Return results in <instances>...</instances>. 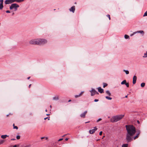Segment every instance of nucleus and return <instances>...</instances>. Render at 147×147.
I'll use <instances>...</instances> for the list:
<instances>
[{"mask_svg": "<svg viewBox=\"0 0 147 147\" xmlns=\"http://www.w3.org/2000/svg\"><path fill=\"white\" fill-rule=\"evenodd\" d=\"M127 131L126 140L127 143L131 142L133 139L131 137L136 132V129L135 127L132 125H125Z\"/></svg>", "mask_w": 147, "mask_h": 147, "instance_id": "obj_1", "label": "nucleus"}, {"mask_svg": "<svg viewBox=\"0 0 147 147\" xmlns=\"http://www.w3.org/2000/svg\"><path fill=\"white\" fill-rule=\"evenodd\" d=\"M47 40L43 39H35L31 40L30 41V43L33 45H43L46 43Z\"/></svg>", "mask_w": 147, "mask_h": 147, "instance_id": "obj_2", "label": "nucleus"}, {"mask_svg": "<svg viewBox=\"0 0 147 147\" xmlns=\"http://www.w3.org/2000/svg\"><path fill=\"white\" fill-rule=\"evenodd\" d=\"M124 116V115H123L113 116L111 118L110 121L113 123L117 122L121 119Z\"/></svg>", "mask_w": 147, "mask_h": 147, "instance_id": "obj_3", "label": "nucleus"}, {"mask_svg": "<svg viewBox=\"0 0 147 147\" xmlns=\"http://www.w3.org/2000/svg\"><path fill=\"white\" fill-rule=\"evenodd\" d=\"M24 1V0H6L5 1L4 3L5 4H8L15 2L20 3Z\"/></svg>", "mask_w": 147, "mask_h": 147, "instance_id": "obj_4", "label": "nucleus"}, {"mask_svg": "<svg viewBox=\"0 0 147 147\" xmlns=\"http://www.w3.org/2000/svg\"><path fill=\"white\" fill-rule=\"evenodd\" d=\"M19 7L18 5L16 3H13L9 7L10 9H13L14 11H16L17 10V8Z\"/></svg>", "mask_w": 147, "mask_h": 147, "instance_id": "obj_5", "label": "nucleus"}, {"mask_svg": "<svg viewBox=\"0 0 147 147\" xmlns=\"http://www.w3.org/2000/svg\"><path fill=\"white\" fill-rule=\"evenodd\" d=\"M91 93V96H93L95 94H98V93L94 89H92L90 91Z\"/></svg>", "mask_w": 147, "mask_h": 147, "instance_id": "obj_6", "label": "nucleus"}, {"mask_svg": "<svg viewBox=\"0 0 147 147\" xmlns=\"http://www.w3.org/2000/svg\"><path fill=\"white\" fill-rule=\"evenodd\" d=\"M97 129L96 128V127H94V129H92L90 130L89 131V133L90 134H93L95 132V131H96Z\"/></svg>", "mask_w": 147, "mask_h": 147, "instance_id": "obj_7", "label": "nucleus"}, {"mask_svg": "<svg viewBox=\"0 0 147 147\" xmlns=\"http://www.w3.org/2000/svg\"><path fill=\"white\" fill-rule=\"evenodd\" d=\"M3 0H0V9L1 10L3 7Z\"/></svg>", "mask_w": 147, "mask_h": 147, "instance_id": "obj_8", "label": "nucleus"}, {"mask_svg": "<svg viewBox=\"0 0 147 147\" xmlns=\"http://www.w3.org/2000/svg\"><path fill=\"white\" fill-rule=\"evenodd\" d=\"M75 10V7L74 6L70 8L69 9V10L70 11L72 12L73 13H74Z\"/></svg>", "mask_w": 147, "mask_h": 147, "instance_id": "obj_9", "label": "nucleus"}, {"mask_svg": "<svg viewBox=\"0 0 147 147\" xmlns=\"http://www.w3.org/2000/svg\"><path fill=\"white\" fill-rule=\"evenodd\" d=\"M87 111H86L85 112H84L83 113H82L80 115V117H82V118H85V115H86V114L87 113Z\"/></svg>", "mask_w": 147, "mask_h": 147, "instance_id": "obj_10", "label": "nucleus"}, {"mask_svg": "<svg viewBox=\"0 0 147 147\" xmlns=\"http://www.w3.org/2000/svg\"><path fill=\"white\" fill-rule=\"evenodd\" d=\"M137 133H138L136 135L134 138V140H135L139 137V135L140 133V130H138L137 131Z\"/></svg>", "mask_w": 147, "mask_h": 147, "instance_id": "obj_11", "label": "nucleus"}, {"mask_svg": "<svg viewBox=\"0 0 147 147\" xmlns=\"http://www.w3.org/2000/svg\"><path fill=\"white\" fill-rule=\"evenodd\" d=\"M98 92L100 93H102L104 92V90L103 89L101 88L100 87L98 88Z\"/></svg>", "mask_w": 147, "mask_h": 147, "instance_id": "obj_12", "label": "nucleus"}, {"mask_svg": "<svg viewBox=\"0 0 147 147\" xmlns=\"http://www.w3.org/2000/svg\"><path fill=\"white\" fill-rule=\"evenodd\" d=\"M137 80V77L136 76H134L133 77V83L134 84L136 83Z\"/></svg>", "mask_w": 147, "mask_h": 147, "instance_id": "obj_13", "label": "nucleus"}, {"mask_svg": "<svg viewBox=\"0 0 147 147\" xmlns=\"http://www.w3.org/2000/svg\"><path fill=\"white\" fill-rule=\"evenodd\" d=\"M84 92L82 91L80 93V94L79 95H75V97L76 98L80 96L82 94L84 93Z\"/></svg>", "mask_w": 147, "mask_h": 147, "instance_id": "obj_14", "label": "nucleus"}, {"mask_svg": "<svg viewBox=\"0 0 147 147\" xmlns=\"http://www.w3.org/2000/svg\"><path fill=\"white\" fill-rule=\"evenodd\" d=\"M140 33L141 34H144V31L142 30H140V31H137L136 32H135L134 33V34H136V33Z\"/></svg>", "mask_w": 147, "mask_h": 147, "instance_id": "obj_15", "label": "nucleus"}, {"mask_svg": "<svg viewBox=\"0 0 147 147\" xmlns=\"http://www.w3.org/2000/svg\"><path fill=\"white\" fill-rule=\"evenodd\" d=\"M8 136H9L7 135H2L1 136V137L2 138L4 139L6 138L7 137H8Z\"/></svg>", "mask_w": 147, "mask_h": 147, "instance_id": "obj_16", "label": "nucleus"}, {"mask_svg": "<svg viewBox=\"0 0 147 147\" xmlns=\"http://www.w3.org/2000/svg\"><path fill=\"white\" fill-rule=\"evenodd\" d=\"M59 99V97L58 96H56L55 97H54L53 98V100H57Z\"/></svg>", "mask_w": 147, "mask_h": 147, "instance_id": "obj_17", "label": "nucleus"}, {"mask_svg": "<svg viewBox=\"0 0 147 147\" xmlns=\"http://www.w3.org/2000/svg\"><path fill=\"white\" fill-rule=\"evenodd\" d=\"M128 144H124L122 145V147H128Z\"/></svg>", "mask_w": 147, "mask_h": 147, "instance_id": "obj_18", "label": "nucleus"}, {"mask_svg": "<svg viewBox=\"0 0 147 147\" xmlns=\"http://www.w3.org/2000/svg\"><path fill=\"white\" fill-rule=\"evenodd\" d=\"M106 93L109 96H110L111 95V93L109 90L106 91Z\"/></svg>", "mask_w": 147, "mask_h": 147, "instance_id": "obj_19", "label": "nucleus"}, {"mask_svg": "<svg viewBox=\"0 0 147 147\" xmlns=\"http://www.w3.org/2000/svg\"><path fill=\"white\" fill-rule=\"evenodd\" d=\"M126 80H123L121 83V84H125L126 83Z\"/></svg>", "mask_w": 147, "mask_h": 147, "instance_id": "obj_20", "label": "nucleus"}, {"mask_svg": "<svg viewBox=\"0 0 147 147\" xmlns=\"http://www.w3.org/2000/svg\"><path fill=\"white\" fill-rule=\"evenodd\" d=\"M124 37L125 39H128L129 38V36L126 34H125V35Z\"/></svg>", "mask_w": 147, "mask_h": 147, "instance_id": "obj_21", "label": "nucleus"}, {"mask_svg": "<svg viewBox=\"0 0 147 147\" xmlns=\"http://www.w3.org/2000/svg\"><path fill=\"white\" fill-rule=\"evenodd\" d=\"M105 98L108 99V100H111L112 99V98L110 97H109V96H106L105 97Z\"/></svg>", "mask_w": 147, "mask_h": 147, "instance_id": "obj_22", "label": "nucleus"}, {"mask_svg": "<svg viewBox=\"0 0 147 147\" xmlns=\"http://www.w3.org/2000/svg\"><path fill=\"white\" fill-rule=\"evenodd\" d=\"M145 83H142L141 84V86L142 87H143L145 86Z\"/></svg>", "mask_w": 147, "mask_h": 147, "instance_id": "obj_23", "label": "nucleus"}, {"mask_svg": "<svg viewBox=\"0 0 147 147\" xmlns=\"http://www.w3.org/2000/svg\"><path fill=\"white\" fill-rule=\"evenodd\" d=\"M123 71L125 72L127 74H129V71L128 70H123Z\"/></svg>", "mask_w": 147, "mask_h": 147, "instance_id": "obj_24", "label": "nucleus"}, {"mask_svg": "<svg viewBox=\"0 0 147 147\" xmlns=\"http://www.w3.org/2000/svg\"><path fill=\"white\" fill-rule=\"evenodd\" d=\"M103 88H105V87H106V86H107V84L105 83H103Z\"/></svg>", "mask_w": 147, "mask_h": 147, "instance_id": "obj_25", "label": "nucleus"}, {"mask_svg": "<svg viewBox=\"0 0 147 147\" xmlns=\"http://www.w3.org/2000/svg\"><path fill=\"white\" fill-rule=\"evenodd\" d=\"M4 142V140H0V144H3Z\"/></svg>", "mask_w": 147, "mask_h": 147, "instance_id": "obj_26", "label": "nucleus"}, {"mask_svg": "<svg viewBox=\"0 0 147 147\" xmlns=\"http://www.w3.org/2000/svg\"><path fill=\"white\" fill-rule=\"evenodd\" d=\"M125 84L126 85L127 87H129V84L128 83L126 82Z\"/></svg>", "mask_w": 147, "mask_h": 147, "instance_id": "obj_27", "label": "nucleus"}, {"mask_svg": "<svg viewBox=\"0 0 147 147\" xmlns=\"http://www.w3.org/2000/svg\"><path fill=\"white\" fill-rule=\"evenodd\" d=\"M147 57V53H144V55L143 56V57Z\"/></svg>", "mask_w": 147, "mask_h": 147, "instance_id": "obj_28", "label": "nucleus"}, {"mask_svg": "<svg viewBox=\"0 0 147 147\" xmlns=\"http://www.w3.org/2000/svg\"><path fill=\"white\" fill-rule=\"evenodd\" d=\"M147 16V11H146V12L145 13L144 15H143L144 16Z\"/></svg>", "mask_w": 147, "mask_h": 147, "instance_id": "obj_29", "label": "nucleus"}, {"mask_svg": "<svg viewBox=\"0 0 147 147\" xmlns=\"http://www.w3.org/2000/svg\"><path fill=\"white\" fill-rule=\"evenodd\" d=\"M16 138L18 140H19L20 138V136H16Z\"/></svg>", "mask_w": 147, "mask_h": 147, "instance_id": "obj_30", "label": "nucleus"}, {"mask_svg": "<svg viewBox=\"0 0 147 147\" xmlns=\"http://www.w3.org/2000/svg\"><path fill=\"white\" fill-rule=\"evenodd\" d=\"M45 138V137H41L40 138V139H41V140H42V141H43V139H44Z\"/></svg>", "mask_w": 147, "mask_h": 147, "instance_id": "obj_31", "label": "nucleus"}, {"mask_svg": "<svg viewBox=\"0 0 147 147\" xmlns=\"http://www.w3.org/2000/svg\"><path fill=\"white\" fill-rule=\"evenodd\" d=\"M13 129H18V127L17 126H14Z\"/></svg>", "mask_w": 147, "mask_h": 147, "instance_id": "obj_32", "label": "nucleus"}, {"mask_svg": "<svg viewBox=\"0 0 147 147\" xmlns=\"http://www.w3.org/2000/svg\"><path fill=\"white\" fill-rule=\"evenodd\" d=\"M107 18H110V16L109 15H107Z\"/></svg>", "mask_w": 147, "mask_h": 147, "instance_id": "obj_33", "label": "nucleus"}, {"mask_svg": "<svg viewBox=\"0 0 147 147\" xmlns=\"http://www.w3.org/2000/svg\"><path fill=\"white\" fill-rule=\"evenodd\" d=\"M101 120H102L101 119V118H99V119H98L97 121V122H99V121H101Z\"/></svg>", "mask_w": 147, "mask_h": 147, "instance_id": "obj_34", "label": "nucleus"}, {"mask_svg": "<svg viewBox=\"0 0 147 147\" xmlns=\"http://www.w3.org/2000/svg\"><path fill=\"white\" fill-rule=\"evenodd\" d=\"M44 139H45V140H48V137H45V138Z\"/></svg>", "mask_w": 147, "mask_h": 147, "instance_id": "obj_35", "label": "nucleus"}, {"mask_svg": "<svg viewBox=\"0 0 147 147\" xmlns=\"http://www.w3.org/2000/svg\"><path fill=\"white\" fill-rule=\"evenodd\" d=\"M102 131H100L99 133V135L100 136L102 134Z\"/></svg>", "mask_w": 147, "mask_h": 147, "instance_id": "obj_36", "label": "nucleus"}, {"mask_svg": "<svg viewBox=\"0 0 147 147\" xmlns=\"http://www.w3.org/2000/svg\"><path fill=\"white\" fill-rule=\"evenodd\" d=\"M98 101V99H95L94 100V101L95 102H97Z\"/></svg>", "mask_w": 147, "mask_h": 147, "instance_id": "obj_37", "label": "nucleus"}, {"mask_svg": "<svg viewBox=\"0 0 147 147\" xmlns=\"http://www.w3.org/2000/svg\"><path fill=\"white\" fill-rule=\"evenodd\" d=\"M6 12L7 13H10V11H9V10H7L6 11Z\"/></svg>", "mask_w": 147, "mask_h": 147, "instance_id": "obj_38", "label": "nucleus"}, {"mask_svg": "<svg viewBox=\"0 0 147 147\" xmlns=\"http://www.w3.org/2000/svg\"><path fill=\"white\" fill-rule=\"evenodd\" d=\"M63 140V138H61V139H60L58 140V141H61V140Z\"/></svg>", "mask_w": 147, "mask_h": 147, "instance_id": "obj_39", "label": "nucleus"}, {"mask_svg": "<svg viewBox=\"0 0 147 147\" xmlns=\"http://www.w3.org/2000/svg\"><path fill=\"white\" fill-rule=\"evenodd\" d=\"M68 140V138H66L65 139V140L67 141Z\"/></svg>", "mask_w": 147, "mask_h": 147, "instance_id": "obj_40", "label": "nucleus"}, {"mask_svg": "<svg viewBox=\"0 0 147 147\" xmlns=\"http://www.w3.org/2000/svg\"><path fill=\"white\" fill-rule=\"evenodd\" d=\"M31 84H30L29 86V88H30L31 87Z\"/></svg>", "mask_w": 147, "mask_h": 147, "instance_id": "obj_41", "label": "nucleus"}, {"mask_svg": "<svg viewBox=\"0 0 147 147\" xmlns=\"http://www.w3.org/2000/svg\"><path fill=\"white\" fill-rule=\"evenodd\" d=\"M16 140V139H11V140Z\"/></svg>", "mask_w": 147, "mask_h": 147, "instance_id": "obj_42", "label": "nucleus"}, {"mask_svg": "<svg viewBox=\"0 0 147 147\" xmlns=\"http://www.w3.org/2000/svg\"><path fill=\"white\" fill-rule=\"evenodd\" d=\"M13 147H17V145H15Z\"/></svg>", "mask_w": 147, "mask_h": 147, "instance_id": "obj_43", "label": "nucleus"}, {"mask_svg": "<svg viewBox=\"0 0 147 147\" xmlns=\"http://www.w3.org/2000/svg\"><path fill=\"white\" fill-rule=\"evenodd\" d=\"M48 118V117L45 118H44V119L45 120H46Z\"/></svg>", "mask_w": 147, "mask_h": 147, "instance_id": "obj_44", "label": "nucleus"}, {"mask_svg": "<svg viewBox=\"0 0 147 147\" xmlns=\"http://www.w3.org/2000/svg\"><path fill=\"white\" fill-rule=\"evenodd\" d=\"M30 77H28V78H27V79H28V80H29V79H30Z\"/></svg>", "mask_w": 147, "mask_h": 147, "instance_id": "obj_45", "label": "nucleus"}, {"mask_svg": "<svg viewBox=\"0 0 147 147\" xmlns=\"http://www.w3.org/2000/svg\"><path fill=\"white\" fill-rule=\"evenodd\" d=\"M137 122H138V123H139V124L140 123L139 121L138 120L137 121Z\"/></svg>", "mask_w": 147, "mask_h": 147, "instance_id": "obj_46", "label": "nucleus"}, {"mask_svg": "<svg viewBox=\"0 0 147 147\" xmlns=\"http://www.w3.org/2000/svg\"><path fill=\"white\" fill-rule=\"evenodd\" d=\"M125 98H127V95H126L125 97Z\"/></svg>", "mask_w": 147, "mask_h": 147, "instance_id": "obj_47", "label": "nucleus"}, {"mask_svg": "<svg viewBox=\"0 0 147 147\" xmlns=\"http://www.w3.org/2000/svg\"><path fill=\"white\" fill-rule=\"evenodd\" d=\"M71 101V100H69L68 102H69Z\"/></svg>", "mask_w": 147, "mask_h": 147, "instance_id": "obj_48", "label": "nucleus"}, {"mask_svg": "<svg viewBox=\"0 0 147 147\" xmlns=\"http://www.w3.org/2000/svg\"><path fill=\"white\" fill-rule=\"evenodd\" d=\"M50 115V114H47L46 115H47V116H48V115Z\"/></svg>", "mask_w": 147, "mask_h": 147, "instance_id": "obj_49", "label": "nucleus"}, {"mask_svg": "<svg viewBox=\"0 0 147 147\" xmlns=\"http://www.w3.org/2000/svg\"><path fill=\"white\" fill-rule=\"evenodd\" d=\"M65 135H66V134H65V135H63V136H62V137H64V136H65Z\"/></svg>", "mask_w": 147, "mask_h": 147, "instance_id": "obj_50", "label": "nucleus"}, {"mask_svg": "<svg viewBox=\"0 0 147 147\" xmlns=\"http://www.w3.org/2000/svg\"><path fill=\"white\" fill-rule=\"evenodd\" d=\"M50 108L51 109V108H52V106L51 105H50Z\"/></svg>", "mask_w": 147, "mask_h": 147, "instance_id": "obj_51", "label": "nucleus"}, {"mask_svg": "<svg viewBox=\"0 0 147 147\" xmlns=\"http://www.w3.org/2000/svg\"><path fill=\"white\" fill-rule=\"evenodd\" d=\"M47 109H46L45 111L47 112Z\"/></svg>", "mask_w": 147, "mask_h": 147, "instance_id": "obj_52", "label": "nucleus"}, {"mask_svg": "<svg viewBox=\"0 0 147 147\" xmlns=\"http://www.w3.org/2000/svg\"><path fill=\"white\" fill-rule=\"evenodd\" d=\"M13 127H14V126H15V124H14V123L13 124Z\"/></svg>", "mask_w": 147, "mask_h": 147, "instance_id": "obj_53", "label": "nucleus"}, {"mask_svg": "<svg viewBox=\"0 0 147 147\" xmlns=\"http://www.w3.org/2000/svg\"><path fill=\"white\" fill-rule=\"evenodd\" d=\"M8 115H7V117H8Z\"/></svg>", "mask_w": 147, "mask_h": 147, "instance_id": "obj_54", "label": "nucleus"}, {"mask_svg": "<svg viewBox=\"0 0 147 147\" xmlns=\"http://www.w3.org/2000/svg\"><path fill=\"white\" fill-rule=\"evenodd\" d=\"M49 118H50V117H49ZM48 119L49 120V118Z\"/></svg>", "mask_w": 147, "mask_h": 147, "instance_id": "obj_55", "label": "nucleus"}, {"mask_svg": "<svg viewBox=\"0 0 147 147\" xmlns=\"http://www.w3.org/2000/svg\"><path fill=\"white\" fill-rule=\"evenodd\" d=\"M86 122V123H88V122Z\"/></svg>", "mask_w": 147, "mask_h": 147, "instance_id": "obj_56", "label": "nucleus"}, {"mask_svg": "<svg viewBox=\"0 0 147 147\" xmlns=\"http://www.w3.org/2000/svg\"><path fill=\"white\" fill-rule=\"evenodd\" d=\"M14 14V13H13V15Z\"/></svg>", "mask_w": 147, "mask_h": 147, "instance_id": "obj_57", "label": "nucleus"}, {"mask_svg": "<svg viewBox=\"0 0 147 147\" xmlns=\"http://www.w3.org/2000/svg\"><path fill=\"white\" fill-rule=\"evenodd\" d=\"M132 34H131V36H132Z\"/></svg>", "mask_w": 147, "mask_h": 147, "instance_id": "obj_58", "label": "nucleus"}, {"mask_svg": "<svg viewBox=\"0 0 147 147\" xmlns=\"http://www.w3.org/2000/svg\"><path fill=\"white\" fill-rule=\"evenodd\" d=\"M146 53H147V51H146Z\"/></svg>", "mask_w": 147, "mask_h": 147, "instance_id": "obj_59", "label": "nucleus"}]
</instances>
